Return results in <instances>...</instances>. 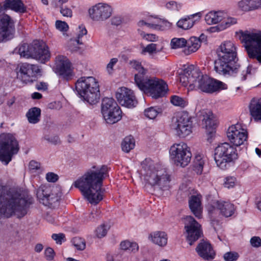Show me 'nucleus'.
I'll list each match as a JSON object with an SVG mask.
<instances>
[{"label":"nucleus","instance_id":"42","mask_svg":"<svg viewBox=\"0 0 261 261\" xmlns=\"http://www.w3.org/2000/svg\"><path fill=\"white\" fill-rule=\"evenodd\" d=\"M100 212L98 210H93L90 214L85 215L83 221L85 223L96 221L99 218Z\"/></svg>","mask_w":261,"mask_h":261},{"label":"nucleus","instance_id":"54","mask_svg":"<svg viewBox=\"0 0 261 261\" xmlns=\"http://www.w3.org/2000/svg\"><path fill=\"white\" fill-rule=\"evenodd\" d=\"M237 179L234 176H227L224 179V185L227 188H231L235 186Z\"/></svg>","mask_w":261,"mask_h":261},{"label":"nucleus","instance_id":"19","mask_svg":"<svg viewBox=\"0 0 261 261\" xmlns=\"http://www.w3.org/2000/svg\"><path fill=\"white\" fill-rule=\"evenodd\" d=\"M17 70V78L25 84L32 83L36 75L40 72V70L37 65L27 63L21 64Z\"/></svg>","mask_w":261,"mask_h":261},{"label":"nucleus","instance_id":"1","mask_svg":"<svg viewBox=\"0 0 261 261\" xmlns=\"http://www.w3.org/2000/svg\"><path fill=\"white\" fill-rule=\"evenodd\" d=\"M108 172V168L106 166L100 168L93 166L77 179L73 186L80 190L90 203L96 204L103 198L101 187Z\"/></svg>","mask_w":261,"mask_h":261},{"label":"nucleus","instance_id":"21","mask_svg":"<svg viewBox=\"0 0 261 261\" xmlns=\"http://www.w3.org/2000/svg\"><path fill=\"white\" fill-rule=\"evenodd\" d=\"M116 98L122 106L128 108H134L138 103L134 92L125 87H121L117 89Z\"/></svg>","mask_w":261,"mask_h":261},{"label":"nucleus","instance_id":"18","mask_svg":"<svg viewBox=\"0 0 261 261\" xmlns=\"http://www.w3.org/2000/svg\"><path fill=\"white\" fill-rule=\"evenodd\" d=\"M227 136L232 144L239 146L243 144L247 140L248 133L241 123H237L228 127Z\"/></svg>","mask_w":261,"mask_h":261},{"label":"nucleus","instance_id":"8","mask_svg":"<svg viewBox=\"0 0 261 261\" xmlns=\"http://www.w3.org/2000/svg\"><path fill=\"white\" fill-rule=\"evenodd\" d=\"M21 57L31 58L42 63H45L50 58L48 46L43 42H35L31 44L24 43L18 49Z\"/></svg>","mask_w":261,"mask_h":261},{"label":"nucleus","instance_id":"47","mask_svg":"<svg viewBox=\"0 0 261 261\" xmlns=\"http://www.w3.org/2000/svg\"><path fill=\"white\" fill-rule=\"evenodd\" d=\"M72 243L77 250H83L86 248V242L81 238H74L72 240Z\"/></svg>","mask_w":261,"mask_h":261},{"label":"nucleus","instance_id":"9","mask_svg":"<svg viewBox=\"0 0 261 261\" xmlns=\"http://www.w3.org/2000/svg\"><path fill=\"white\" fill-rule=\"evenodd\" d=\"M237 158L236 149L228 143L218 145L215 149L214 159L217 166L222 170L229 167V163Z\"/></svg>","mask_w":261,"mask_h":261},{"label":"nucleus","instance_id":"7","mask_svg":"<svg viewBox=\"0 0 261 261\" xmlns=\"http://www.w3.org/2000/svg\"><path fill=\"white\" fill-rule=\"evenodd\" d=\"M241 39L249 58L261 64V31L242 32Z\"/></svg>","mask_w":261,"mask_h":261},{"label":"nucleus","instance_id":"36","mask_svg":"<svg viewBox=\"0 0 261 261\" xmlns=\"http://www.w3.org/2000/svg\"><path fill=\"white\" fill-rule=\"evenodd\" d=\"M41 110L39 108L34 107L29 110L26 116L30 123L36 124L40 120Z\"/></svg>","mask_w":261,"mask_h":261},{"label":"nucleus","instance_id":"30","mask_svg":"<svg viewBox=\"0 0 261 261\" xmlns=\"http://www.w3.org/2000/svg\"><path fill=\"white\" fill-rule=\"evenodd\" d=\"M249 109L254 120H261V98H252L250 102Z\"/></svg>","mask_w":261,"mask_h":261},{"label":"nucleus","instance_id":"25","mask_svg":"<svg viewBox=\"0 0 261 261\" xmlns=\"http://www.w3.org/2000/svg\"><path fill=\"white\" fill-rule=\"evenodd\" d=\"M201 16L200 12L185 16L176 22V26L178 28L183 30H189L194 26L196 21L200 19Z\"/></svg>","mask_w":261,"mask_h":261},{"label":"nucleus","instance_id":"50","mask_svg":"<svg viewBox=\"0 0 261 261\" xmlns=\"http://www.w3.org/2000/svg\"><path fill=\"white\" fill-rule=\"evenodd\" d=\"M103 118L104 119H110L111 118L110 116V114L111 113H114L116 115V118H119L118 117V113H119V107L116 106V107L113 108H110L108 110V111H101Z\"/></svg>","mask_w":261,"mask_h":261},{"label":"nucleus","instance_id":"64","mask_svg":"<svg viewBox=\"0 0 261 261\" xmlns=\"http://www.w3.org/2000/svg\"><path fill=\"white\" fill-rule=\"evenodd\" d=\"M44 139L48 142L54 144H57L59 142V137L57 136H45Z\"/></svg>","mask_w":261,"mask_h":261},{"label":"nucleus","instance_id":"39","mask_svg":"<svg viewBox=\"0 0 261 261\" xmlns=\"http://www.w3.org/2000/svg\"><path fill=\"white\" fill-rule=\"evenodd\" d=\"M135 146V141L134 138L131 136L126 137L121 143L122 150L125 152H129Z\"/></svg>","mask_w":261,"mask_h":261},{"label":"nucleus","instance_id":"11","mask_svg":"<svg viewBox=\"0 0 261 261\" xmlns=\"http://www.w3.org/2000/svg\"><path fill=\"white\" fill-rule=\"evenodd\" d=\"M199 74L195 88L203 92L212 94L226 90L228 88L225 83L211 78L206 74L204 75L200 71H199Z\"/></svg>","mask_w":261,"mask_h":261},{"label":"nucleus","instance_id":"46","mask_svg":"<svg viewBox=\"0 0 261 261\" xmlns=\"http://www.w3.org/2000/svg\"><path fill=\"white\" fill-rule=\"evenodd\" d=\"M182 7V5L181 3L179 2L174 1H170L168 2H166L165 4V7L171 11H179Z\"/></svg>","mask_w":261,"mask_h":261},{"label":"nucleus","instance_id":"4","mask_svg":"<svg viewBox=\"0 0 261 261\" xmlns=\"http://www.w3.org/2000/svg\"><path fill=\"white\" fill-rule=\"evenodd\" d=\"M27 200L17 193H3L0 188V215L10 217L16 212L26 213Z\"/></svg>","mask_w":261,"mask_h":261},{"label":"nucleus","instance_id":"6","mask_svg":"<svg viewBox=\"0 0 261 261\" xmlns=\"http://www.w3.org/2000/svg\"><path fill=\"white\" fill-rule=\"evenodd\" d=\"M134 80L136 86L140 90L149 94L154 98L163 96L167 90V84L162 80L148 79L141 74L135 75Z\"/></svg>","mask_w":261,"mask_h":261},{"label":"nucleus","instance_id":"38","mask_svg":"<svg viewBox=\"0 0 261 261\" xmlns=\"http://www.w3.org/2000/svg\"><path fill=\"white\" fill-rule=\"evenodd\" d=\"M120 249L122 250H128L132 252L136 253L139 250V246L136 242L124 240L120 243Z\"/></svg>","mask_w":261,"mask_h":261},{"label":"nucleus","instance_id":"44","mask_svg":"<svg viewBox=\"0 0 261 261\" xmlns=\"http://www.w3.org/2000/svg\"><path fill=\"white\" fill-rule=\"evenodd\" d=\"M171 102L175 106L184 108L188 105L187 100L177 95H173L171 97Z\"/></svg>","mask_w":261,"mask_h":261},{"label":"nucleus","instance_id":"22","mask_svg":"<svg viewBox=\"0 0 261 261\" xmlns=\"http://www.w3.org/2000/svg\"><path fill=\"white\" fill-rule=\"evenodd\" d=\"M15 32V22L8 15H0V42L12 37Z\"/></svg>","mask_w":261,"mask_h":261},{"label":"nucleus","instance_id":"29","mask_svg":"<svg viewBox=\"0 0 261 261\" xmlns=\"http://www.w3.org/2000/svg\"><path fill=\"white\" fill-rule=\"evenodd\" d=\"M238 65V67H237L238 69L237 71H235V73L230 74H221V75L224 76L225 77H236L237 79V80L238 82H244L245 81L247 77L251 74V67L250 66H248L247 67L245 68L244 69L242 68L241 67V65L238 63H236L234 64L233 66Z\"/></svg>","mask_w":261,"mask_h":261},{"label":"nucleus","instance_id":"5","mask_svg":"<svg viewBox=\"0 0 261 261\" xmlns=\"http://www.w3.org/2000/svg\"><path fill=\"white\" fill-rule=\"evenodd\" d=\"M78 95L91 105L97 103L100 99L99 84L93 76L81 77L75 83Z\"/></svg>","mask_w":261,"mask_h":261},{"label":"nucleus","instance_id":"17","mask_svg":"<svg viewBox=\"0 0 261 261\" xmlns=\"http://www.w3.org/2000/svg\"><path fill=\"white\" fill-rule=\"evenodd\" d=\"M54 70L60 78L67 81L71 80L74 75L71 63L66 57L63 56L56 58Z\"/></svg>","mask_w":261,"mask_h":261},{"label":"nucleus","instance_id":"34","mask_svg":"<svg viewBox=\"0 0 261 261\" xmlns=\"http://www.w3.org/2000/svg\"><path fill=\"white\" fill-rule=\"evenodd\" d=\"M186 47L183 51L186 55H189L196 51L200 46L199 40L197 37H191L187 41Z\"/></svg>","mask_w":261,"mask_h":261},{"label":"nucleus","instance_id":"23","mask_svg":"<svg viewBox=\"0 0 261 261\" xmlns=\"http://www.w3.org/2000/svg\"><path fill=\"white\" fill-rule=\"evenodd\" d=\"M199 69L190 65L185 67L182 72L180 74L179 81L185 86L189 84L191 89L196 87V82L199 74Z\"/></svg>","mask_w":261,"mask_h":261},{"label":"nucleus","instance_id":"10","mask_svg":"<svg viewBox=\"0 0 261 261\" xmlns=\"http://www.w3.org/2000/svg\"><path fill=\"white\" fill-rule=\"evenodd\" d=\"M19 150L18 143L11 134L0 136V161L7 165Z\"/></svg>","mask_w":261,"mask_h":261},{"label":"nucleus","instance_id":"51","mask_svg":"<svg viewBox=\"0 0 261 261\" xmlns=\"http://www.w3.org/2000/svg\"><path fill=\"white\" fill-rule=\"evenodd\" d=\"M118 117L119 118H116V115L113 112V113H111L110 114V116L111 118H110V119H104L105 120V121L108 124H114L116 122H117L118 121H119L120 120H121V118H122V112H121V110L120 109V108H119V113H118Z\"/></svg>","mask_w":261,"mask_h":261},{"label":"nucleus","instance_id":"28","mask_svg":"<svg viewBox=\"0 0 261 261\" xmlns=\"http://www.w3.org/2000/svg\"><path fill=\"white\" fill-rule=\"evenodd\" d=\"M190 208L195 216L201 218L202 216V206L201 196L199 195L192 196L189 200Z\"/></svg>","mask_w":261,"mask_h":261},{"label":"nucleus","instance_id":"26","mask_svg":"<svg viewBox=\"0 0 261 261\" xmlns=\"http://www.w3.org/2000/svg\"><path fill=\"white\" fill-rule=\"evenodd\" d=\"M198 254L204 259H211L215 257V253L211 245L206 241L199 243L196 248Z\"/></svg>","mask_w":261,"mask_h":261},{"label":"nucleus","instance_id":"32","mask_svg":"<svg viewBox=\"0 0 261 261\" xmlns=\"http://www.w3.org/2000/svg\"><path fill=\"white\" fill-rule=\"evenodd\" d=\"M8 8L17 12L23 13L25 11L24 5L21 0H6L3 7L0 5V12L4 9Z\"/></svg>","mask_w":261,"mask_h":261},{"label":"nucleus","instance_id":"55","mask_svg":"<svg viewBox=\"0 0 261 261\" xmlns=\"http://www.w3.org/2000/svg\"><path fill=\"white\" fill-rule=\"evenodd\" d=\"M238 257V253L235 252H228L224 254V258L226 261H235Z\"/></svg>","mask_w":261,"mask_h":261},{"label":"nucleus","instance_id":"24","mask_svg":"<svg viewBox=\"0 0 261 261\" xmlns=\"http://www.w3.org/2000/svg\"><path fill=\"white\" fill-rule=\"evenodd\" d=\"M213 206V208L210 209L209 212L213 214L215 211V207L220 211V213L226 217L231 216L234 213L235 208L234 205L228 201H217Z\"/></svg>","mask_w":261,"mask_h":261},{"label":"nucleus","instance_id":"27","mask_svg":"<svg viewBox=\"0 0 261 261\" xmlns=\"http://www.w3.org/2000/svg\"><path fill=\"white\" fill-rule=\"evenodd\" d=\"M202 125L206 129V133L212 135L215 133L216 121L213 114L211 111L203 112Z\"/></svg>","mask_w":261,"mask_h":261},{"label":"nucleus","instance_id":"15","mask_svg":"<svg viewBox=\"0 0 261 261\" xmlns=\"http://www.w3.org/2000/svg\"><path fill=\"white\" fill-rule=\"evenodd\" d=\"M172 126L180 137H186L192 132L193 121L192 117L187 112L183 111L178 114Z\"/></svg>","mask_w":261,"mask_h":261},{"label":"nucleus","instance_id":"45","mask_svg":"<svg viewBox=\"0 0 261 261\" xmlns=\"http://www.w3.org/2000/svg\"><path fill=\"white\" fill-rule=\"evenodd\" d=\"M163 47H161L160 49L158 48L156 44L151 43L143 48L142 54H145L146 53H148L149 54H153L161 51Z\"/></svg>","mask_w":261,"mask_h":261},{"label":"nucleus","instance_id":"33","mask_svg":"<svg viewBox=\"0 0 261 261\" xmlns=\"http://www.w3.org/2000/svg\"><path fill=\"white\" fill-rule=\"evenodd\" d=\"M149 238L153 243L159 246H165L167 243V235L164 231L152 232L150 234Z\"/></svg>","mask_w":261,"mask_h":261},{"label":"nucleus","instance_id":"48","mask_svg":"<svg viewBox=\"0 0 261 261\" xmlns=\"http://www.w3.org/2000/svg\"><path fill=\"white\" fill-rule=\"evenodd\" d=\"M130 66L133 68L136 69L138 71V73L137 74H141L144 76V74L145 73V69L141 65V63L137 60H132L129 62Z\"/></svg>","mask_w":261,"mask_h":261},{"label":"nucleus","instance_id":"13","mask_svg":"<svg viewBox=\"0 0 261 261\" xmlns=\"http://www.w3.org/2000/svg\"><path fill=\"white\" fill-rule=\"evenodd\" d=\"M205 21L209 25L220 23L216 29L222 31L237 23L236 18L228 17L222 11H210L205 15Z\"/></svg>","mask_w":261,"mask_h":261},{"label":"nucleus","instance_id":"49","mask_svg":"<svg viewBox=\"0 0 261 261\" xmlns=\"http://www.w3.org/2000/svg\"><path fill=\"white\" fill-rule=\"evenodd\" d=\"M157 23H155V27H154V29L163 30L171 27V23L168 22L166 20H162L158 19H157Z\"/></svg>","mask_w":261,"mask_h":261},{"label":"nucleus","instance_id":"63","mask_svg":"<svg viewBox=\"0 0 261 261\" xmlns=\"http://www.w3.org/2000/svg\"><path fill=\"white\" fill-rule=\"evenodd\" d=\"M117 62L118 59L114 58L111 59L109 63L107 64V70L109 73L112 72L114 66L117 63Z\"/></svg>","mask_w":261,"mask_h":261},{"label":"nucleus","instance_id":"58","mask_svg":"<svg viewBox=\"0 0 261 261\" xmlns=\"http://www.w3.org/2000/svg\"><path fill=\"white\" fill-rule=\"evenodd\" d=\"M44 254L47 260H51L54 258L55 253L53 249L48 247L45 250Z\"/></svg>","mask_w":261,"mask_h":261},{"label":"nucleus","instance_id":"20","mask_svg":"<svg viewBox=\"0 0 261 261\" xmlns=\"http://www.w3.org/2000/svg\"><path fill=\"white\" fill-rule=\"evenodd\" d=\"M111 7L106 3H98L89 9L90 17L94 21H103L112 15Z\"/></svg>","mask_w":261,"mask_h":261},{"label":"nucleus","instance_id":"2","mask_svg":"<svg viewBox=\"0 0 261 261\" xmlns=\"http://www.w3.org/2000/svg\"><path fill=\"white\" fill-rule=\"evenodd\" d=\"M140 174L146 186L162 191L167 190L170 188V175L150 159H145L142 162Z\"/></svg>","mask_w":261,"mask_h":261},{"label":"nucleus","instance_id":"12","mask_svg":"<svg viewBox=\"0 0 261 261\" xmlns=\"http://www.w3.org/2000/svg\"><path fill=\"white\" fill-rule=\"evenodd\" d=\"M169 152L171 159L177 166L184 167L190 162L192 154L189 147L184 142L173 144Z\"/></svg>","mask_w":261,"mask_h":261},{"label":"nucleus","instance_id":"31","mask_svg":"<svg viewBox=\"0 0 261 261\" xmlns=\"http://www.w3.org/2000/svg\"><path fill=\"white\" fill-rule=\"evenodd\" d=\"M238 6L243 11H251L261 8V0H241Z\"/></svg>","mask_w":261,"mask_h":261},{"label":"nucleus","instance_id":"53","mask_svg":"<svg viewBox=\"0 0 261 261\" xmlns=\"http://www.w3.org/2000/svg\"><path fill=\"white\" fill-rule=\"evenodd\" d=\"M87 33V30L83 25H80L78 28L77 32V37L75 41L78 44H82V42L80 41V39Z\"/></svg>","mask_w":261,"mask_h":261},{"label":"nucleus","instance_id":"57","mask_svg":"<svg viewBox=\"0 0 261 261\" xmlns=\"http://www.w3.org/2000/svg\"><path fill=\"white\" fill-rule=\"evenodd\" d=\"M60 7V13L64 17H71L72 16L71 9L66 6H61Z\"/></svg>","mask_w":261,"mask_h":261},{"label":"nucleus","instance_id":"43","mask_svg":"<svg viewBox=\"0 0 261 261\" xmlns=\"http://www.w3.org/2000/svg\"><path fill=\"white\" fill-rule=\"evenodd\" d=\"M187 40L184 38H174L170 42V45L172 49H177L186 47Z\"/></svg>","mask_w":261,"mask_h":261},{"label":"nucleus","instance_id":"60","mask_svg":"<svg viewBox=\"0 0 261 261\" xmlns=\"http://www.w3.org/2000/svg\"><path fill=\"white\" fill-rule=\"evenodd\" d=\"M45 177L47 181L50 182H55L59 179L58 175L54 172H48L46 173Z\"/></svg>","mask_w":261,"mask_h":261},{"label":"nucleus","instance_id":"3","mask_svg":"<svg viewBox=\"0 0 261 261\" xmlns=\"http://www.w3.org/2000/svg\"><path fill=\"white\" fill-rule=\"evenodd\" d=\"M217 59L215 61L214 69L219 74L235 73L238 67L233 66L238 60L237 46L230 41L222 42L217 50Z\"/></svg>","mask_w":261,"mask_h":261},{"label":"nucleus","instance_id":"41","mask_svg":"<svg viewBox=\"0 0 261 261\" xmlns=\"http://www.w3.org/2000/svg\"><path fill=\"white\" fill-rule=\"evenodd\" d=\"M117 102L112 98L105 97L101 102V111H108L109 109L113 108L118 106Z\"/></svg>","mask_w":261,"mask_h":261},{"label":"nucleus","instance_id":"59","mask_svg":"<svg viewBox=\"0 0 261 261\" xmlns=\"http://www.w3.org/2000/svg\"><path fill=\"white\" fill-rule=\"evenodd\" d=\"M142 38L146 40L147 41L155 42L158 40V37L153 34H146L141 36Z\"/></svg>","mask_w":261,"mask_h":261},{"label":"nucleus","instance_id":"14","mask_svg":"<svg viewBox=\"0 0 261 261\" xmlns=\"http://www.w3.org/2000/svg\"><path fill=\"white\" fill-rule=\"evenodd\" d=\"M62 195L61 189L58 187L42 186L39 187L37 192L38 198L45 205H55L61 199Z\"/></svg>","mask_w":261,"mask_h":261},{"label":"nucleus","instance_id":"61","mask_svg":"<svg viewBox=\"0 0 261 261\" xmlns=\"http://www.w3.org/2000/svg\"><path fill=\"white\" fill-rule=\"evenodd\" d=\"M52 238L56 243L61 244L62 242L65 241V235L63 233H54L52 234Z\"/></svg>","mask_w":261,"mask_h":261},{"label":"nucleus","instance_id":"56","mask_svg":"<svg viewBox=\"0 0 261 261\" xmlns=\"http://www.w3.org/2000/svg\"><path fill=\"white\" fill-rule=\"evenodd\" d=\"M56 27L60 31L65 32L68 29V25L65 21L57 20L56 22Z\"/></svg>","mask_w":261,"mask_h":261},{"label":"nucleus","instance_id":"35","mask_svg":"<svg viewBox=\"0 0 261 261\" xmlns=\"http://www.w3.org/2000/svg\"><path fill=\"white\" fill-rule=\"evenodd\" d=\"M155 22H151L149 20L145 21L143 19L140 20L137 24V32L141 36L144 35L146 31L149 29H153L155 27Z\"/></svg>","mask_w":261,"mask_h":261},{"label":"nucleus","instance_id":"62","mask_svg":"<svg viewBox=\"0 0 261 261\" xmlns=\"http://www.w3.org/2000/svg\"><path fill=\"white\" fill-rule=\"evenodd\" d=\"M252 246L254 247H259L261 246V239L258 237H253L250 241Z\"/></svg>","mask_w":261,"mask_h":261},{"label":"nucleus","instance_id":"37","mask_svg":"<svg viewBox=\"0 0 261 261\" xmlns=\"http://www.w3.org/2000/svg\"><path fill=\"white\" fill-rule=\"evenodd\" d=\"M206 161V158L201 154L195 156L194 162V170L197 174H201L203 171V166Z\"/></svg>","mask_w":261,"mask_h":261},{"label":"nucleus","instance_id":"16","mask_svg":"<svg viewBox=\"0 0 261 261\" xmlns=\"http://www.w3.org/2000/svg\"><path fill=\"white\" fill-rule=\"evenodd\" d=\"M184 223L187 233V240L189 244L192 245L202 234L201 225L190 216H188L185 218Z\"/></svg>","mask_w":261,"mask_h":261},{"label":"nucleus","instance_id":"52","mask_svg":"<svg viewBox=\"0 0 261 261\" xmlns=\"http://www.w3.org/2000/svg\"><path fill=\"white\" fill-rule=\"evenodd\" d=\"M109 228V227L105 224L100 225L96 229L95 232L96 236L99 238L105 237L107 233Z\"/></svg>","mask_w":261,"mask_h":261},{"label":"nucleus","instance_id":"40","mask_svg":"<svg viewBox=\"0 0 261 261\" xmlns=\"http://www.w3.org/2000/svg\"><path fill=\"white\" fill-rule=\"evenodd\" d=\"M162 112L160 108L155 107H151L144 110V115L149 119H153Z\"/></svg>","mask_w":261,"mask_h":261}]
</instances>
